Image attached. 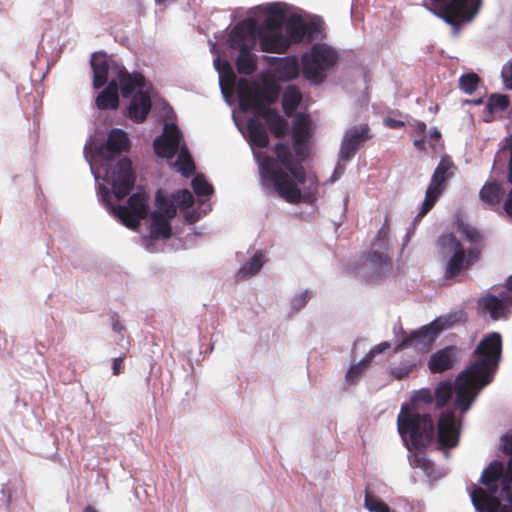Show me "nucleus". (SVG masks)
<instances>
[{
  "instance_id": "obj_37",
  "label": "nucleus",
  "mask_w": 512,
  "mask_h": 512,
  "mask_svg": "<svg viewBox=\"0 0 512 512\" xmlns=\"http://www.w3.org/2000/svg\"><path fill=\"white\" fill-rule=\"evenodd\" d=\"M510 105V100L507 95L504 94H492L487 101L486 110L490 116L485 117L486 122H490L494 115L501 114L507 110Z\"/></svg>"
},
{
  "instance_id": "obj_22",
  "label": "nucleus",
  "mask_w": 512,
  "mask_h": 512,
  "mask_svg": "<svg viewBox=\"0 0 512 512\" xmlns=\"http://www.w3.org/2000/svg\"><path fill=\"white\" fill-rule=\"evenodd\" d=\"M318 32L317 24L314 22H305L300 16L292 15L286 24V35L291 43L299 44L313 39Z\"/></svg>"
},
{
  "instance_id": "obj_28",
  "label": "nucleus",
  "mask_w": 512,
  "mask_h": 512,
  "mask_svg": "<svg viewBox=\"0 0 512 512\" xmlns=\"http://www.w3.org/2000/svg\"><path fill=\"white\" fill-rule=\"evenodd\" d=\"M119 103L118 82L116 79H112L97 95L95 104L99 110H117Z\"/></svg>"
},
{
  "instance_id": "obj_25",
  "label": "nucleus",
  "mask_w": 512,
  "mask_h": 512,
  "mask_svg": "<svg viewBox=\"0 0 512 512\" xmlns=\"http://www.w3.org/2000/svg\"><path fill=\"white\" fill-rule=\"evenodd\" d=\"M117 82L124 98L130 97L136 89L142 90L146 85L143 74L139 72L129 73L123 65L117 74Z\"/></svg>"
},
{
  "instance_id": "obj_52",
  "label": "nucleus",
  "mask_w": 512,
  "mask_h": 512,
  "mask_svg": "<svg viewBox=\"0 0 512 512\" xmlns=\"http://www.w3.org/2000/svg\"><path fill=\"white\" fill-rule=\"evenodd\" d=\"M410 126L412 137L426 136L427 126L424 122L414 121V123L410 124Z\"/></svg>"
},
{
  "instance_id": "obj_61",
  "label": "nucleus",
  "mask_w": 512,
  "mask_h": 512,
  "mask_svg": "<svg viewBox=\"0 0 512 512\" xmlns=\"http://www.w3.org/2000/svg\"><path fill=\"white\" fill-rule=\"evenodd\" d=\"M504 292H509L512 294V276H510L506 281V290Z\"/></svg>"
},
{
  "instance_id": "obj_39",
  "label": "nucleus",
  "mask_w": 512,
  "mask_h": 512,
  "mask_svg": "<svg viewBox=\"0 0 512 512\" xmlns=\"http://www.w3.org/2000/svg\"><path fill=\"white\" fill-rule=\"evenodd\" d=\"M309 139V120L304 115H297L292 129L293 144H305Z\"/></svg>"
},
{
  "instance_id": "obj_11",
  "label": "nucleus",
  "mask_w": 512,
  "mask_h": 512,
  "mask_svg": "<svg viewBox=\"0 0 512 512\" xmlns=\"http://www.w3.org/2000/svg\"><path fill=\"white\" fill-rule=\"evenodd\" d=\"M149 199L148 193L141 190L130 195L127 205L113 206L108 204V206L123 225L129 229L136 230L139 228L141 221L149 215Z\"/></svg>"
},
{
  "instance_id": "obj_35",
  "label": "nucleus",
  "mask_w": 512,
  "mask_h": 512,
  "mask_svg": "<svg viewBox=\"0 0 512 512\" xmlns=\"http://www.w3.org/2000/svg\"><path fill=\"white\" fill-rule=\"evenodd\" d=\"M410 464L414 468L422 469L430 480H436L438 477L444 476L442 474H435V465L427 458L424 449H415V452L410 457Z\"/></svg>"
},
{
  "instance_id": "obj_6",
  "label": "nucleus",
  "mask_w": 512,
  "mask_h": 512,
  "mask_svg": "<svg viewBox=\"0 0 512 512\" xmlns=\"http://www.w3.org/2000/svg\"><path fill=\"white\" fill-rule=\"evenodd\" d=\"M427 8L449 25L458 28L479 12L482 0H427Z\"/></svg>"
},
{
  "instance_id": "obj_50",
  "label": "nucleus",
  "mask_w": 512,
  "mask_h": 512,
  "mask_svg": "<svg viewBox=\"0 0 512 512\" xmlns=\"http://www.w3.org/2000/svg\"><path fill=\"white\" fill-rule=\"evenodd\" d=\"M414 403H425L430 404L434 400V394L428 388H422L417 391L412 398Z\"/></svg>"
},
{
  "instance_id": "obj_42",
  "label": "nucleus",
  "mask_w": 512,
  "mask_h": 512,
  "mask_svg": "<svg viewBox=\"0 0 512 512\" xmlns=\"http://www.w3.org/2000/svg\"><path fill=\"white\" fill-rule=\"evenodd\" d=\"M280 94V87L275 83H265L263 87H259L258 99L261 103L268 105L274 104Z\"/></svg>"
},
{
  "instance_id": "obj_5",
  "label": "nucleus",
  "mask_w": 512,
  "mask_h": 512,
  "mask_svg": "<svg viewBox=\"0 0 512 512\" xmlns=\"http://www.w3.org/2000/svg\"><path fill=\"white\" fill-rule=\"evenodd\" d=\"M468 492L478 511L512 512V482H478Z\"/></svg>"
},
{
  "instance_id": "obj_51",
  "label": "nucleus",
  "mask_w": 512,
  "mask_h": 512,
  "mask_svg": "<svg viewBox=\"0 0 512 512\" xmlns=\"http://www.w3.org/2000/svg\"><path fill=\"white\" fill-rule=\"evenodd\" d=\"M293 149L295 152V161L296 163L302 164V161H304L308 155H309V149L307 147V143L305 144H293Z\"/></svg>"
},
{
  "instance_id": "obj_41",
  "label": "nucleus",
  "mask_w": 512,
  "mask_h": 512,
  "mask_svg": "<svg viewBox=\"0 0 512 512\" xmlns=\"http://www.w3.org/2000/svg\"><path fill=\"white\" fill-rule=\"evenodd\" d=\"M177 164L179 166V171L185 177H189L195 172L194 161L185 144L181 146Z\"/></svg>"
},
{
  "instance_id": "obj_47",
  "label": "nucleus",
  "mask_w": 512,
  "mask_h": 512,
  "mask_svg": "<svg viewBox=\"0 0 512 512\" xmlns=\"http://www.w3.org/2000/svg\"><path fill=\"white\" fill-rule=\"evenodd\" d=\"M390 232L389 219L388 216L385 218V222L382 227L379 229L377 233L376 241L373 243V247L383 248L384 250H388V236Z\"/></svg>"
},
{
  "instance_id": "obj_56",
  "label": "nucleus",
  "mask_w": 512,
  "mask_h": 512,
  "mask_svg": "<svg viewBox=\"0 0 512 512\" xmlns=\"http://www.w3.org/2000/svg\"><path fill=\"white\" fill-rule=\"evenodd\" d=\"M503 209L506 212V214L512 218V189L507 194V197L503 204Z\"/></svg>"
},
{
  "instance_id": "obj_58",
  "label": "nucleus",
  "mask_w": 512,
  "mask_h": 512,
  "mask_svg": "<svg viewBox=\"0 0 512 512\" xmlns=\"http://www.w3.org/2000/svg\"><path fill=\"white\" fill-rule=\"evenodd\" d=\"M112 329L117 333H121L125 329L124 325L117 318V315L113 317Z\"/></svg>"
},
{
  "instance_id": "obj_31",
  "label": "nucleus",
  "mask_w": 512,
  "mask_h": 512,
  "mask_svg": "<svg viewBox=\"0 0 512 512\" xmlns=\"http://www.w3.org/2000/svg\"><path fill=\"white\" fill-rule=\"evenodd\" d=\"M299 71V62L295 56H286L275 61V73L281 81H290L297 78Z\"/></svg>"
},
{
  "instance_id": "obj_59",
  "label": "nucleus",
  "mask_w": 512,
  "mask_h": 512,
  "mask_svg": "<svg viewBox=\"0 0 512 512\" xmlns=\"http://www.w3.org/2000/svg\"><path fill=\"white\" fill-rule=\"evenodd\" d=\"M99 193L104 201L110 196V190L104 185L99 186Z\"/></svg>"
},
{
  "instance_id": "obj_53",
  "label": "nucleus",
  "mask_w": 512,
  "mask_h": 512,
  "mask_svg": "<svg viewBox=\"0 0 512 512\" xmlns=\"http://www.w3.org/2000/svg\"><path fill=\"white\" fill-rule=\"evenodd\" d=\"M440 140H441L440 131L436 127L430 129V131L428 133V137L426 139V141H428L429 146L432 149H435L436 146L439 144Z\"/></svg>"
},
{
  "instance_id": "obj_43",
  "label": "nucleus",
  "mask_w": 512,
  "mask_h": 512,
  "mask_svg": "<svg viewBox=\"0 0 512 512\" xmlns=\"http://www.w3.org/2000/svg\"><path fill=\"white\" fill-rule=\"evenodd\" d=\"M480 78L476 73H467L460 77L459 88L466 94L474 93L479 85Z\"/></svg>"
},
{
  "instance_id": "obj_46",
  "label": "nucleus",
  "mask_w": 512,
  "mask_h": 512,
  "mask_svg": "<svg viewBox=\"0 0 512 512\" xmlns=\"http://www.w3.org/2000/svg\"><path fill=\"white\" fill-rule=\"evenodd\" d=\"M364 506L370 512H390L389 507L380 499L372 496L366 490Z\"/></svg>"
},
{
  "instance_id": "obj_23",
  "label": "nucleus",
  "mask_w": 512,
  "mask_h": 512,
  "mask_svg": "<svg viewBox=\"0 0 512 512\" xmlns=\"http://www.w3.org/2000/svg\"><path fill=\"white\" fill-rule=\"evenodd\" d=\"M459 349L456 346H447L430 356L428 368L431 373H443L452 369L457 362Z\"/></svg>"
},
{
  "instance_id": "obj_14",
  "label": "nucleus",
  "mask_w": 512,
  "mask_h": 512,
  "mask_svg": "<svg viewBox=\"0 0 512 512\" xmlns=\"http://www.w3.org/2000/svg\"><path fill=\"white\" fill-rule=\"evenodd\" d=\"M135 180L131 161L128 158L120 159L114 166L110 176L114 196L118 200H122L129 195L134 187Z\"/></svg>"
},
{
  "instance_id": "obj_2",
  "label": "nucleus",
  "mask_w": 512,
  "mask_h": 512,
  "mask_svg": "<svg viewBox=\"0 0 512 512\" xmlns=\"http://www.w3.org/2000/svg\"><path fill=\"white\" fill-rule=\"evenodd\" d=\"M273 151L275 157L263 156L259 163L263 185L287 203H313L319 188L317 176L296 163L288 143H276Z\"/></svg>"
},
{
  "instance_id": "obj_13",
  "label": "nucleus",
  "mask_w": 512,
  "mask_h": 512,
  "mask_svg": "<svg viewBox=\"0 0 512 512\" xmlns=\"http://www.w3.org/2000/svg\"><path fill=\"white\" fill-rule=\"evenodd\" d=\"M500 450L510 456L504 464L500 460H493L483 470L479 480H512V431L502 435Z\"/></svg>"
},
{
  "instance_id": "obj_60",
  "label": "nucleus",
  "mask_w": 512,
  "mask_h": 512,
  "mask_svg": "<svg viewBox=\"0 0 512 512\" xmlns=\"http://www.w3.org/2000/svg\"><path fill=\"white\" fill-rule=\"evenodd\" d=\"M225 77L229 80L231 84H233L235 80V74L230 67L228 68V73L226 74Z\"/></svg>"
},
{
  "instance_id": "obj_34",
  "label": "nucleus",
  "mask_w": 512,
  "mask_h": 512,
  "mask_svg": "<svg viewBox=\"0 0 512 512\" xmlns=\"http://www.w3.org/2000/svg\"><path fill=\"white\" fill-rule=\"evenodd\" d=\"M366 262L374 268L378 274H383L391 269L392 261L388 255V250L373 247L366 256Z\"/></svg>"
},
{
  "instance_id": "obj_44",
  "label": "nucleus",
  "mask_w": 512,
  "mask_h": 512,
  "mask_svg": "<svg viewBox=\"0 0 512 512\" xmlns=\"http://www.w3.org/2000/svg\"><path fill=\"white\" fill-rule=\"evenodd\" d=\"M173 203H177V205L181 209L190 208L194 203V197L192 193L187 189L178 190L169 197Z\"/></svg>"
},
{
  "instance_id": "obj_30",
  "label": "nucleus",
  "mask_w": 512,
  "mask_h": 512,
  "mask_svg": "<svg viewBox=\"0 0 512 512\" xmlns=\"http://www.w3.org/2000/svg\"><path fill=\"white\" fill-rule=\"evenodd\" d=\"M504 193L505 191L502 185L496 181H492L483 185L479 192V197L485 205L496 210L500 206Z\"/></svg>"
},
{
  "instance_id": "obj_29",
  "label": "nucleus",
  "mask_w": 512,
  "mask_h": 512,
  "mask_svg": "<svg viewBox=\"0 0 512 512\" xmlns=\"http://www.w3.org/2000/svg\"><path fill=\"white\" fill-rule=\"evenodd\" d=\"M260 49L268 53H285L290 47V40L280 32L264 33L260 36Z\"/></svg>"
},
{
  "instance_id": "obj_17",
  "label": "nucleus",
  "mask_w": 512,
  "mask_h": 512,
  "mask_svg": "<svg viewBox=\"0 0 512 512\" xmlns=\"http://www.w3.org/2000/svg\"><path fill=\"white\" fill-rule=\"evenodd\" d=\"M479 308L488 313L493 320L507 318L512 307V294L500 292L499 296L486 294L478 301Z\"/></svg>"
},
{
  "instance_id": "obj_15",
  "label": "nucleus",
  "mask_w": 512,
  "mask_h": 512,
  "mask_svg": "<svg viewBox=\"0 0 512 512\" xmlns=\"http://www.w3.org/2000/svg\"><path fill=\"white\" fill-rule=\"evenodd\" d=\"M183 135L175 123H165L163 133L153 142L155 153L161 158H173L181 150Z\"/></svg>"
},
{
  "instance_id": "obj_38",
  "label": "nucleus",
  "mask_w": 512,
  "mask_h": 512,
  "mask_svg": "<svg viewBox=\"0 0 512 512\" xmlns=\"http://www.w3.org/2000/svg\"><path fill=\"white\" fill-rule=\"evenodd\" d=\"M265 261L264 254L261 251L256 252L253 257L239 269L237 277L244 280L256 275L263 267Z\"/></svg>"
},
{
  "instance_id": "obj_18",
  "label": "nucleus",
  "mask_w": 512,
  "mask_h": 512,
  "mask_svg": "<svg viewBox=\"0 0 512 512\" xmlns=\"http://www.w3.org/2000/svg\"><path fill=\"white\" fill-rule=\"evenodd\" d=\"M367 124L349 129L341 143L339 156L343 161L351 160L364 142L371 138Z\"/></svg>"
},
{
  "instance_id": "obj_20",
  "label": "nucleus",
  "mask_w": 512,
  "mask_h": 512,
  "mask_svg": "<svg viewBox=\"0 0 512 512\" xmlns=\"http://www.w3.org/2000/svg\"><path fill=\"white\" fill-rule=\"evenodd\" d=\"M130 141L125 131L114 128L107 137V140L102 144L98 150V155L106 160H112L122 152L128 151Z\"/></svg>"
},
{
  "instance_id": "obj_54",
  "label": "nucleus",
  "mask_w": 512,
  "mask_h": 512,
  "mask_svg": "<svg viewBox=\"0 0 512 512\" xmlns=\"http://www.w3.org/2000/svg\"><path fill=\"white\" fill-rule=\"evenodd\" d=\"M125 359L126 354L123 353L113 360L112 370L114 375H120L123 372Z\"/></svg>"
},
{
  "instance_id": "obj_33",
  "label": "nucleus",
  "mask_w": 512,
  "mask_h": 512,
  "mask_svg": "<svg viewBox=\"0 0 512 512\" xmlns=\"http://www.w3.org/2000/svg\"><path fill=\"white\" fill-rule=\"evenodd\" d=\"M247 132L249 136V141L252 145L258 148H266L268 146V133L265 127L257 118L253 117L247 121Z\"/></svg>"
},
{
  "instance_id": "obj_16",
  "label": "nucleus",
  "mask_w": 512,
  "mask_h": 512,
  "mask_svg": "<svg viewBox=\"0 0 512 512\" xmlns=\"http://www.w3.org/2000/svg\"><path fill=\"white\" fill-rule=\"evenodd\" d=\"M90 64L93 70V87L95 89H99L105 84H108V74L113 73L117 76L122 66L103 52L93 53Z\"/></svg>"
},
{
  "instance_id": "obj_24",
  "label": "nucleus",
  "mask_w": 512,
  "mask_h": 512,
  "mask_svg": "<svg viewBox=\"0 0 512 512\" xmlns=\"http://www.w3.org/2000/svg\"><path fill=\"white\" fill-rule=\"evenodd\" d=\"M152 108L151 97L146 91H137L127 108V116L135 123H143Z\"/></svg>"
},
{
  "instance_id": "obj_49",
  "label": "nucleus",
  "mask_w": 512,
  "mask_h": 512,
  "mask_svg": "<svg viewBox=\"0 0 512 512\" xmlns=\"http://www.w3.org/2000/svg\"><path fill=\"white\" fill-rule=\"evenodd\" d=\"M415 365L410 363H402L390 370V374L397 380H402L409 376Z\"/></svg>"
},
{
  "instance_id": "obj_9",
  "label": "nucleus",
  "mask_w": 512,
  "mask_h": 512,
  "mask_svg": "<svg viewBox=\"0 0 512 512\" xmlns=\"http://www.w3.org/2000/svg\"><path fill=\"white\" fill-rule=\"evenodd\" d=\"M455 170L456 166L450 158H441L431 177L422 207L415 217V224L420 222L421 219L434 207L438 198L446 188V182L453 177Z\"/></svg>"
},
{
  "instance_id": "obj_26",
  "label": "nucleus",
  "mask_w": 512,
  "mask_h": 512,
  "mask_svg": "<svg viewBox=\"0 0 512 512\" xmlns=\"http://www.w3.org/2000/svg\"><path fill=\"white\" fill-rule=\"evenodd\" d=\"M391 347L389 342H382L374 346L358 363L352 365L346 373V381L354 384L369 367L374 357Z\"/></svg>"
},
{
  "instance_id": "obj_48",
  "label": "nucleus",
  "mask_w": 512,
  "mask_h": 512,
  "mask_svg": "<svg viewBox=\"0 0 512 512\" xmlns=\"http://www.w3.org/2000/svg\"><path fill=\"white\" fill-rule=\"evenodd\" d=\"M500 152L502 154H508L509 156L507 167V181L512 185V133L505 137Z\"/></svg>"
},
{
  "instance_id": "obj_40",
  "label": "nucleus",
  "mask_w": 512,
  "mask_h": 512,
  "mask_svg": "<svg viewBox=\"0 0 512 512\" xmlns=\"http://www.w3.org/2000/svg\"><path fill=\"white\" fill-rule=\"evenodd\" d=\"M284 20V11L274 4L268 10V16L263 23V27L267 30H278L282 27Z\"/></svg>"
},
{
  "instance_id": "obj_10",
  "label": "nucleus",
  "mask_w": 512,
  "mask_h": 512,
  "mask_svg": "<svg viewBox=\"0 0 512 512\" xmlns=\"http://www.w3.org/2000/svg\"><path fill=\"white\" fill-rule=\"evenodd\" d=\"M462 314V312L453 313L445 317L436 318L430 324L404 337L396 347V351L410 346H414L415 348L428 347L444 329L450 328L455 323L459 322Z\"/></svg>"
},
{
  "instance_id": "obj_36",
  "label": "nucleus",
  "mask_w": 512,
  "mask_h": 512,
  "mask_svg": "<svg viewBox=\"0 0 512 512\" xmlns=\"http://www.w3.org/2000/svg\"><path fill=\"white\" fill-rule=\"evenodd\" d=\"M302 101V95L295 85L288 86L283 94L282 107L285 115L290 117Z\"/></svg>"
},
{
  "instance_id": "obj_8",
  "label": "nucleus",
  "mask_w": 512,
  "mask_h": 512,
  "mask_svg": "<svg viewBox=\"0 0 512 512\" xmlns=\"http://www.w3.org/2000/svg\"><path fill=\"white\" fill-rule=\"evenodd\" d=\"M177 215V207L159 189L155 194V210L150 214V236L152 239H169L172 235L171 220Z\"/></svg>"
},
{
  "instance_id": "obj_64",
  "label": "nucleus",
  "mask_w": 512,
  "mask_h": 512,
  "mask_svg": "<svg viewBox=\"0 0 512 512\" xmlns=\"http://www.w3.org/2000/svg\"><path fill=\"white\" fill-rule=\"evenodd\" d=\"M509 76L512 79V62L509 64Z\"/></svg>"
},
{
  "instance_id": "obj_3",
  "label": "nucleus",
  "mask_w": 512,
  "mask_h": 512,
  "mask_svg": "<svg viewBox=\"0 0 512 512\" xmlns=\"http://www.w3.org/2000/svg\"><path fill=\"white\" fill-rule=\"evenodd\" d=\"M458 231L471 244L466 251L453 233L443 234L438 239V246L444 254H451L445 267V278L453 279L463 270L479 261L485 248L486 236L479 229L465 223L458 225Z\"/></svg>"
},
{
  "instance_id": "obj_7",
  "label": "nucleus",
  "mask_w": 512,
  "mask_h": 512,
  "mask_svg": "<svg viewBox=\"0 0 512 512\" xmlns=\"http://www.w3.org/2000/svg\"><path fill=\"white\" fill-rule=\"evenodd\" d=\"M337 51L326 44H314L309 53L302 56V73L314 84L322 83L327 72L338 62Z\"/></svg>"
},
{
  "instance_id": "obj_32",
  "label": "nucleus",
  "mask_w": 512,
  "mask_h": 512,
  "mask_svg": "<svg viewBox=\"0 0 512 512\" xmlns=\"http://www.w3.org/2000/svg\"><path fill=\"white\" fill-rule=\"evenodd\" d=\"M239 54L235 65L238 73L243 75H252L258 67L257 56L252 53L253 47L237 49Z\"/></svg>"
},
{
  "instance_id": "obj_12",
  "label": "nucleus",
  "mask_w": 512,
  "mask_h": 512,
  "mask_svg": "<svg viewBox=\"0 0 512 512\" xmlns=\"http://www.w3.org/2000/svg\"><path fill=\"white\" fill-rule=\"evenodd\" d=\"M461 416L457 417L452 409L443 410L437 420V443L441 450L458 446L461 433Z\"/></svg>"
},
{
  "instance_id": "obj_55",
  "label": "nucleus",
  "mask_w": 512,
  "mask_h": 512,
  "mask_svg": "<svg viewBox=\"0 0 512 512\" xmlns=\"http://www.w3.org/2000/svg\"><path fill=\"white\" fill-rule=\"evenodd\" d=\"M384 125L390 129H399L405 127V123L403 121L390 117L384 119Z\"/></svg>"
},
{
  "instance_id": "obj_27",
  "label": "nucleus",
  "mask_w": 512,
  "mask_h": 512,
  "mask_svg": "<svg viewBox=\"0 0 512 512\" xmlns=\"http://www.w3.org/2000/svg\"><path fill=\"white\" fill-rule=\"evenodd\" d=\"M256 114L265 120L270 132L275 137L283 138L286 136L289 128L288 121L285 120L276 109L264 106Z\"/></svg>"
},
{
  "instance_id": "obj_57",
  "label": "nucleus",
  "mask_w": 512,
  "mask_h": 512,
  "mask_svg": "<svg viewBox=\"0 0 512 512\" xmlns=\"http://www.w3.org/2000/svg\"><path fill=\"white\" fill-rule=\"evenodd\" d=\"M413 145L418 151H425L426 150V139L427 136H421V137H413Z\"/></svg>"
},
{
  "instance_id": "obj_45",
  "label": "nucleus",
  "mask_w": 512,
  "mask_h": 512,
  "mask_svg": "<svg viewBox=\"0 0 512 512\" xmlns=\"http://www.w3.org/2000/svg\"><path fill=\"white\" fill-rule=\"evenodd\" d=\"M192 188L198 196H209L213 193V186L202 176L197 175L192 180Z\"/></svg>"
},
{
  "instance_id": "obj_62",
  "label": "nucleus",
  "mask_w": 512,
  "mask_h": 512,
  "mask_svg": "<svg viewBox=\"0 0 512 512\" xmlns=\"http://www.w3.org/2000/svg\"><path fill=\"white\" fill-rule=\"evenodd\" d=\"M309 298L308 296V292H304L302 295H301V302H300V307L304 306L305 303L307 302V299Z\"/></svg>"
},
{
  "instance_id": "obj_4",
  "label": "nucleus",
  "mask_w": 512,
  "mask_h": 512,
  "mask_svg": "<svg viewBox=\"0 0 512 512\" xmlns=\"http://www.w3.org/2000/svg\"><path fill=\"white\" fill-rule=\"evenodd\" d=\"M397 428L401 437L409 438L414 449H425L433 440L435 426L428 413H419L414 407L402 405L397 416Z\"/></svg>"
},
{
  "instance_id": "obj_63",
  "label": "nucleus",
  "mask_w": 512,
  "mask_h": 512,
  "mask_svg": "<svg viewBox=\"0 0 512 512\" xmlns=\"http://www.w3.org/2000/svg\"><path fill=\"white\" fill-rule=\"evenodd\" d=\"M84 512H98V511L94 507L88 506V507H86Z\"/></svg>"
},
{
  "instance_id": "obj_1",
  "label": "nucleus",
  "mask_w": 512,
  "mask_h": 512,
  "mask_svg": "<svg viewBox=\"0 0 512 512\" xmlns=\"http://www.w3.org/2000/svg\"><path fill=\"white\" fill-rule=\"evenodd\" d=\"M501 354V335L493 332L485 336L473 352L475 360L457 375L454 385L448 380L439 382L434 391L436 408H444L455 390L454 407L460 411L461 416L465 414L479 392L492 382Z\"/></svg>"
},
{
  "instance_id": "obj_21",
  "label": "nucleus",
  "mask_w": 512,
  "mask_h": 512,
  "mask_svg": "<svg viewBox=\"0 0 512 512\" xmlns=\"http://www.w3.org/2000/svg\"><path fill=\"white\" fill-rule=\"evenodd\" d=\"M239 106L242 111L253 109L255 113L260 111L265 104L258 99L259 86L246 78H240L237 84Z\"/></svg>"
},
{
  "instance_id": "obj_19",
  "label": "nucleus",
  "mask_w": 512,
  "mask_h": 512,
  "mask_svg": "<svg viewBox=\"0 0 512 512\" xmlns=\"http://www.w3.org/2000/svg\"><path fill=\"white\" fill-rule=\"evenodd\" d=\"M257 23L251 18L239 21L229 33V46L231 49L254 47Z\"/></svg>"
}]
</instances>
